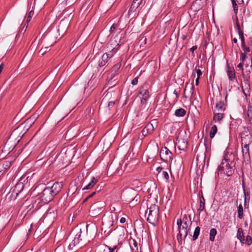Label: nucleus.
I'll return each instance as SVG.
<instances>
[{"label":"nucleus","mask_w":252,"mask_h":252,"mask_svg":"<svg viewBox=\"0 0 252 252\" xmlns=\"http://www.w3.org/2000/svg\"><path fill=\"white\" fill-rule=\"evenodd\" d=\"M125 42L124 37L121 39L118 35L113 38H111L108 43L107 48L109 53H110V57H112L115 53L118 51L119 47L122 44Z\"/></svg>","instance_id":"20e7f679"},{"label":"nucleus","mask_w":252,"mask_h":252,"mask_svg":"<svg viewBox=\"0 0 252 252\" xmlns=\"http://www.w3.org/2000/svg\"><path fill=\"white\" fill-rule=\"evenodd\" d=\"M162 176L166 180H168L169 179V175L168 173L166 171H163L162 173Z\"/></svg>","instance_id":"37998d69"},{"label":"nucleus","mask_w":252,"mask_h":252,"mask_svg":"<svg viewBox=\"0 0 252 252\" xmlns=\"http://www.w3.org/2000/svg\"><path fill=\"white\" fill-rule=\"evenodd\" d=\"M232 41L235 43H237V39L236 38H234L233 39H232Z\"/></svg>","instance_id":"680f3d73"},{"label":"nucleus","mask_w":252,"mask_h":252,"mask_svg":"<svg viewBox=\"0 0 252 252\" xmlns=\"http://www.w3.org/2000/svg\"><path fill=\"white\" fill-rule=\"evenodd\" d=\"M109 252H118V246H115L114 247L111 248L108 247Z\"/></svg>","instance_id":"e433bc0d"},{"label":"nucleus","mask_w":252,"mask_h":252,"mask_svg":"<svg viewBox=\"0 0 252 252\" xmlns=\"http://www.w3.org/2000/svg\"><path fill=\"white\" fill-rule=\"evenodd\" d=\"M79 243V238H77V239L74 238V239L69 244L68 246V249L69 250H73V248L75 246V245Z\"/></svg>","instance_id":"c85d7f7f"},{"label":"nucleus","mask_w":252,"mask_h":252,"mask_svg":"<svg viewBox=\"0 0 252 252\" xmlns=\"http://www.w3.org/2000/svg\"><path fill=\"white\" fill-rule=\"evenodd\" d=\"M173 94L176 95V99H178L179 98V94L177 91L176 90L174 91Z\"/></svg>","instance_id":"603ef678"},{"label":"nucleus","mask_w":252,"mask_h":252,"mask_svg":"<svg viewBox=\"0 0 252 252\" xmlns=\"http://www.w3.org/2000/svg\"><path fill=\"white\" fill-rule=\"evenodd\" d=\"M136 8H136L135 7H133V4H131V5L128 10V13H130L134 12L136 10Z\"/></svg>","instance_id":"de8ad7c7"},{"label":"nucleus","mask_w":252,"mask_h":252,"mask_svg":"<svg viewBox=\"0 0 252 252\" xmlns=\"http://www.w3.org/2000/svg\"><path fill=\"white\" fill-rule=\"evenodd\" d=\"M238 34H239V38L241 40V46H242L246 44L245 41V37H244V36L243 32V31H240L239 32Z\"/></svg>","instance_id":"473e14b6"},{"label":"nucleus","mask_w":252,"mask_h":252,"mask_svg":"<svg viewBox=\"0 0 252 252\" xmlns=\"http://www.w3.org/2000/svg\"><path fill=\"white\" fill-rule=\"evenodd\" d=\"M121 66V63H120L115 64L111 68L110 72L108 75L107 79L108 82L112 84V80L114 78L116 75H118L119 72L120 68Z\"/></svg>","instance_id":"9d476101"},{"label":"nucleus","mask_w":252,"mask_h":252,"mask_svg":"<svg viewBox=\"0 0 252 252\" xmlns=\"http://www.w3.org/2000/svg\"><path fill=\"white\" fill-rule=\"evenodd\" d=\"M63 188L62 183L56 182L51 187H46L41 192L40 198L44 203H48L53 200L54 197L57 195Z\"/></svg>","instance_id":"f257e3e1"},{"label":"nucleus","mask_w":252,"mask_h":252,"mask_svg":"<svg viewBox=\"0 0 252 252\" xmlns=\"http://www.w3.org/2000/svg\"><path fill=\"white\" fill-rule=\"evenodd\" d=\"M205 199H204L203 195L202 194L200 196V205H199V207L197 211H199V212L203 211H206L205 210Z\"/></svg>","instance_id":"412c9836"},{"label":"nucleus","mask_w":252,"mask_h":252,"mask_svg":"<svg viewBox=\"0 0 252 252\" xmlns=\"http://www.w3.org/2000/svg\"><path fill=\"white\" fill-rule=\"evenodd\" d=\"M226 98H227V95H226V96H225V101L226 100Z\"/></svg>","instance_id":"338daca9"},{"label":"nucleus","mask_w":252,"mask_h":252,"mask_svg":"<svg viewBox=\"0 0 252 252\" xmlns=\"http://www.w3.org/2000/svg\"><path fill=\"white\" fill-rule=\"evenodd\" d=\"M231 1H232V6L233 8V11H234L235 14H237L238 13V10L237 3H236L235 0H232Z\"/></svg>","instance_id":"f704fd0d"},{"label":"nucleus","mask_w":252,"mask_h":252,"mask_svg":"<svg viewBox=\"0 0 252 252\" xmlns=\"http://www.w3.org/2000/svg\"><path fill=\"white\" fill-rule=\"evenodd\" d=\"M115 105V102L114 101H110L108 103V106L109 108H112Z\"/></svg>","instance_id":"8fccbe9b"},{"label":"nucleus","mask_w":252,"mask_h":252,"mask_svg":"<svg viewBox=\"0 0 252 252\" xmlns=\"http://www.w3.org/2000/svg\"><path fill=\"white\" fill-rule=\"evenodd\" d=\"M76 0H66V4L71 5L75 2Z\"/></svg>","instance_id":"a18cd8bd"},{"label":"nucleus","mask_w":252,"mask_h":252,"mask_svg":"<svg viewBox=\"0 0 252 252\" xmlns=\"http://www.w3.org/2000/svg\"><path fill=\"white\" fill-rule=\"evenodd\" d=\"M11 162L9 161H4L2 163V165L0 168V174L2 175L5 171L10 167Z\"/></svg>","instance_id":"6ab92c4d"},{"label":"nucleus","mask_w":252,"mask_h":252,"mask_svg":"<svg viewBox=\"0 0 252 252\" xmlns=\"http://www.w3.org/2000/svg\"><path fill=\"white\" fill-rule=\"evenodd\" d=\"M200 230V228L199 226H197L195 228V229L194 231V232H193V236H192L193 240H195L198 238V237L199 235Z\"/></svg>","instance_id":"7c9ffc66"},{"label":"nucleus","mask_w":252,"mask_h":252,"mask_svg":"<svg viewBox=\"0 0 252 252\" xmlns=\"http://www.w3.org/2000/svg\"><path fill=\"white\" fill-rule=\"evenodd\" d=\"M217 130H218V128H217V127L216 125H213L212 127H211V131L210 132V137L211 138H213L216 133H217Z\"/></svg>","instance_id":"cd10ccee"},{"label":"nucleus","mask_w":252,"mask_h":252,"mask_svg":"<svg viewBox=\"0 0 252 252\" xmlns=\"http://www.w3.org/2000/svg\"><path fill=\"white\" fill-rule=\"evenodd\" d=\"M216 107L218 111L221 112H223L226 109L225 105L221 101L217 103L216 105Z\"/></svg>","instance_id":"4be33fe9"},{"label":"nucleus","mask_w":252,"mask_h":252,"mask_svg":"<svg viewBox=\"0 0 252 252\" xmlns=\"http://www.w3.org/2000/svg\"><path fill=\"white\" fill-rule=\"evenodd\" d=\"M186 38V36L184 35L183 37V39H185Z\"/></svg>","instance_id":"0e129e2a"},{"label":"nucleus","mask_w":252,"mask_h":252,"mask_svg":"<svg viewBox=\"0 0 252 252\" xmlns=\"http://www.w3.org/2000/svg\"><path fill=\"white\" fill-rule=\"evenodd\" d=\"M247 46H251L252 47V41H249L248 42V45H247Z\"/></svg>","instance_id":"052dcab7"},{"label":"nucleus","mask_w":252,"mask_h":252,"mask_svg":"<svg viewBox=\"0 0 252 252\" xmlns=\"http://www.w3.org/2000/svg\"><path fill=\"white\" fill-rule=\"evenodd\" d=\"M227 74L230 81H233L236 79V74L233 67L227 65Z\"/></svg>","instance_id":"2eb2a0df"},{"label":"nucleus","mask_w":252,"mask_h":252,"mask_svg":"<svg viewBox=\"0 0 252 252\" xmlns=\"http://www.w3.org/2000/svg\"><path fill=\"white\" fill-rule=\"evenodd\" d=\"M151 87L148 82H145L139 90L138 95L141 99V103L145 106L151 96Z\"/></svg>","instance_id":"39448f33"},{"label":"nucleus","mask_w":252,"mask_h":252,"mask_svg":"<svg viewBox=\"0 0 252 252\" xmlns=\"http://www.w3.org/2000/svg\"><path fill=\"white\" fill-rule=\"evenodd\" d=\"M24 188V185L22 182H19L17 183L11 191L10 197L12 196L16 198L18 194L23 190Z\"/></svg>","instance_id":"ddd939ff"},{"label":"nucleus","mask_w":252,"mask_h":252,"mask_svg":"<svg viewBox=\"0 0 252 252\" xmlns=\"http://www.w3.org/2000/svg\"><path fill=\"white\" fill-rule=\"evenodd\" d=\"M154 129V127L151 124H147L142 129L141 133L143 136H146L148 134L151 133Z\"/></svg>","instance_id":"f3484780"},{"label":"nucleus","mask_w":252,"mask_h":252,"mask_svg":"<svg viewBox=\"0 0 252 252\" xmlns=\"http://www.w3.org/2000/svg\"><path fill=\"white\" fill-rule=\"evenodd\" d=\"M172 153L166 147L162 148L159 153L161 159L166 162L172 159Z\"/></svg>","instance_id":"f8f14e48"},{"label":"nucleus","mask_w":252,"mask_h":252,"mask_svg":"<svg viewBox=\"0 0 252 252\" xmlns=\"http://www.w3.org/2000/svg\"><path fill=\"white\" fill-rule=\"evenodd\" d=\"M49 46L46 47L44 48H42L39 51V53L43 55L48 50H49Z\"/></svg>","instance_id":"58836bf2"},{"label":"nucleus","mask_w":252,"mask_h":252,"mask_svg":"<svg viewBox=\"0 0 252 252\" xmlns=\"http://www.w3.org/2000/svg\"><path fill=\"white\" fill-rule=\"evenodd\" d=\"M199 77H197V78L195 80V85H198V84H199Z\"/></svg>","instance_id":"bf43d9fd"},{"label":"nucleus","mask_w":252,"mask_h":252,"mask_svg":"<svg viewBox=\"0 0 252 252\" xmlns=\"http://www.w3.org/2000/svg\"><path fill=\"white\" fill-rule=\"evenodd\" d=\"M217 230L215 228H212L210 232V238L209 239L211 241H214L215 240V236L217 234Z\"/></svg>","instance_id":"a878e982"},{"label":"nucleus","mask_w":252,"mask_h":252,"mask_svg":"<svg viewBox=\"0 0 252 252\" xmlns=\"http://www.w3.org/2000/svg\"><path fill=\"white\" fill-rule=\"evenodd\" d=\"M234 156L232 154L225 155L222 159L221 164L218 166V174L224 171V173L228 177L231 176L234 172L233 167L234 166Z\"/></svg>","instance_id":"f03ea898"},{"label":"nucleus","mask_w":252,"mask_h":252,"mask_svg":"<svg viewBox=\"0 0 252 252\" xmlns=\"http://www.w3.org/2000/svg\"><path fill=\"white\" fill-rule=\"evenodd\" d=\"M33 14H34V12L32 10L29 13L28 16V17L27 18V19H26V22H27V23L31 21V18L33 16Z\"/></svg>","instance_id":"4c0bfd02"},{"label":"nucleus","mask_w":252,"mask_h":252,"mask_svg":"<svg viewBox=\"0 0 252 252\" xmlns=\"http://www.w3.org/2000/svg\"><path fill=\"white\" fill-rule=\"evenodd\" d=\"M139 197L136 196L133 199L130 201V203H131L134 200H135L136 201H138Z\"/></svg>","instance_id":"4d7b16f0"},{"label":"nucleus","mask_w":252,"mask_h":252,"mask_svg":"<svg viewBox=\"0 0 252 252\" xmlns=\"http://www.w3.org/2000/svg\"><path fill=\"white\" fill-rule=\"evenodd\" d=\"M246 55L247 54L244 53V52H241V56H240V61L243 62V63H244V61L246 58Z\"/></svg>","instance_id":"ea45409f"},{"label":"nucleus","mask_w":252,"mask_h":252,"mask_svg":"<svg viewBox=\"0 0 252 252\" xmlns=\"http://www.w3.org/2000/svg\"><path fill=\"white\" fill-rule=\"evenodd\" d=\"M194 93V86L193 85V82L190 83L189 82H187L186 83L184 92V97L186 98L189 97L190 98H192L193 96Z\"/></svg>","instance_id":"9b49d317"},{"label":"nucleus","mask_w":252,"mask_h":252,"mask_svg":"<svg viewBox=\"0 0 252 252\" xmlns=\"http://www.w3.org/2000/svg\"><path fill=\"white\" fill-rule=\"evenodd\" d=\"M248 63L245 64L244 70L242 71V77L243 80L244 84L242 83V79L240 80V83L242 85V89L250 90V85L249 81L251 78L252 72V60L250 59L248 60Z\"/></svg>","instance_id":"7ed1b4c3"},{"label":"nucleus","mask_w":252,"mask_h":252,"mask_svg":"<svg viewBox=\"0 0 252 252\" xmlns=\"http://www.w3.org/2000/svg\"><path fill=\"white\" fill-rule=\"evenodd\" d=\"M110 54L109 53H105L103 54L101 58V61L99 62L98 65L100 67L103 66L109 62V59L111 58Z\"/></svg>","instance_id":"dca6fc26"},{"label":"nucleus","mask_w":252,"mask_h":252,"mask_svg":"<svg viewBox=\"0 0 252 252\" xmlns=\"http://www.w3.org/2000/svg\"><path fill=\"white\" fill-rule=\"evenodd\" d=\"M37 187L35 188V189H34V190H35L36 189Z\"/></svg>","instance_id":"774afa93"},{"label":"nucleus","mask_w":252,"mask_h":252,"mask_svg":"<svg viewBox=\"0 0 252 252\" xmlns=\"http://www.w3.org/2000/svg\"><path fill=\"white\" fill-rule=\"evenodd\" d=\"M138 78L137 77L134 78L131 81V84L133 85H137L138 82Z\"/></svg>","instance_id":"c03bdc74"},{"label":"nucleus","mask_w":252,"mask_h":252,"mask_svg":"<svg viewBox=\"0 0 252 252\" xmlns=\"http://www.w3.org/2000/svg\"><path fill=\"white\" fill-rule=\"evenodd\" d=\"M243 244H245L248 245H251L252 243V238L251 236L249 235H247L246 237L244 239V241L242 242Z\"/></svg>","instance_id":"c756f323"},{"label":"nucleus","mask_w":252,"mask_h":252,"mask_svg":"<svg viewBox=\"0 0 252 252\" xmlns=\"http://www.w3.org/2000/svg\"><path fill=\"white\" fill-rule=\"evenodd\" d=\"M244 53L247 54L249 52L252 51V47L247 46L246 44H245L241 46Z\"/></svg>","instance_id":"2f4dec72"},{"label":"nucleus","mask_w":252,"mask_h":252,"mask_svg":"<svg viewBox=\"0 0 252 252\" xmlns=\"http://www.w3.org/2000/svg\"><path fill=\"white\" fill-rule=\"evenodd\" d=\"M190 230V228L189 227H187L183 226L180 229H178L179 233L177 234V239L179 244H182V241H185Z\"/></svg>","instance_id":"1a4fd4ad"},{"label":"nucleus","mask_w":252,"mask_h":252,"mask_svg":"<svg viewBox=\"0 0 252 252\" xmlns=\"http://www.w3.org/2000/svg\"><path fill=\"white\" fill-rule=\"evenodd\" d=\"M96 182H97L96 179H95V178L94 177H92L91 178V182L88 184H87V185L84 186V187H83L82 189L85 190V189H91L95 185V184L96 183Z\"/></svg>","instance_id":"aec40b11"},{"label":"nucleus","mask_w":252,"mask_h":252,"mask_svg":"<svg viewBox=\"0 0 252 252\" xmlns=\"http://www.w3.org/2000/svg\"><path fill=\"white\" fill-rule=\"evenodd\" d=\"M177 224L178 225V229L182 227L183 226V221L181 219H178L177 221Z\"/></svg>","instance_id":"a19ab883"},{"label":"nucleus","mask_w":252,"mask_h":252,"mask_svg":"<svg viewBox=\"0 0 252 252\" xmlns=\"http://www.w3.org/2000/svg\"><path fill=\"white\" fill-rule=\"evenodd\" d=\"M244 64V63L241 62L240 63H239L237 66V68H238L240 70H241L242 71L244 70V68H243V65ZM246 64H245V65Z\"/></svg>","instance_id":"79ce46f5"},{"label":"nucleus","mask_w":252,"mask_h":252,"mask_svg":"<svg viewBox=\"0 0 252 252\" xmlns=\"http://www.w3.org/2000/svg\"><path fill=\"white\" fill-rule=\"evenodd\" d=\"M134 245L135 247L137 246V243L135 241L134 242Z\"/></svg>","instance_id":"e2e57ef3"},{"label":"nucleus","mask_w":252,"mask_h":252,"mask_svg":"<svg viewBox=\"0 0 252 252\" xmlns=\"http://www.w3.org/2000/svg\"><path fill=\"white\" fill-rule=\"evenodd\" d=\"M213 121L220 122L223 118V114L219 112L217 113H214Z\"/></svg>","instance_id":"393cba45"},{"label":"nucleus","mask_w":252,"mask_h":252,"mask_svg":"<svg viewBox=\"0 0 252 252\" xmlns=\"http://www.w3.org/2000/svg\"><path fill=\"white\" fill-rule=\"evenodd\" d=\"M186 114V111L183 108H179L174 113V115L176 117H184Z\"/></svg>","instance_id":"b1692460"},{"label":"nucleus","mask_w":252,"mask_h":252,"mask_svg":"<svg viewBox=\"0 0 252 252\" xmlns=\"http://www.w3.org/2000/svg\"><path fill=\"white\" fill-rule=\"evenodd\" d=\"M237 238L242 243L244 241L245 236L244 235L243 230L242 228H239L237 233Z\"/></svg>","instance_id":"5701e85b"},{"label":"nucleus","mask_w":252,"mask_h":252,"mask_svg":"<svg viewBox=\"0 0 252 252\" xmlns=\"http://www.w3.org/2000/svg\"><path fill=\"white\" fill-rule=\"evenodd\" d=\"M241 142L244 148L243 149V157L249 160L250 159L249 145L252 142V136L249 134L242 135Z\"/></svg>","instance_id":"423d86ee"},{"label":"nucleus","mask_w":252,"mask_h":252,"mask_svg":"<svg viewBox=\"0 0 252 252\" xmlns=\"http://www.w3.org/2000/svg\"><path fill=\"white\" fill-rule=\"evenodd\" d=\"M197 49V46L194 45L190 49V51L192 53H193L194 50H195Z\"/></svg>","instance_id":"3c124183"},{"label":"nucleus","mask_w":252,"mask_h":252,"mask_svg":"<svg viewBox=\"0 0 252 252\" xmlns=\"http://www.w3.org/2000/svg\"><path fill=\"white\" fill-rule=\"evenodd\" d=\"M163 169V168L161 167H158L157 168V171L158 172V173H160V172Z\"/></svg>","instance_id":"6e6d98bb"},{"label":"nucleus","mask_w":252,"mask_h":252,"mask_svg":"<svg viewBox=\"0 0 252 252\" xmlns=\"http://www.w3.org/2000/svg\"><path fill=\"white\" fill-rule=\"evenodd\" d=\"M159 208L155 204L151 205L149 208L147 221L151 224L155 225L158 220Z\"/></svg>","instance_id":"0eeeda50"},{"label":"nucleus","mask_w":252,"mask_h":252,"mask_svg":"<svg viewBox=\"0 0 252 252\" xmlns=\"http://www.w3.org/2000/svg\"><path fill=\"white\" fill-rule=\"evenodd\" d=\"M247 115L249 117V121L250 122H252V106H249Z\"/></svg>","instance_id":"72a5a7b5"},{"label":"nucleus","mask_w":252,"mask_h":252,"mask_svg":"<svg viewBox=\"0 0 252 252\" xmlns=\"http://www.w3.org/2000/svg\"><path fill=\"white\" fill-rule=\"evenodd\" d=\"M195 71L197 74V77H200V76L202 75V71L199 69L195 68Z\"/></svg>","instance_id":"49530a36"},{"label":"nucleus","mask_w":252,"mask_h":252,"mask_svg":"<svg viewBox=\"0 0 252 252\" xmlns=\"http://www.w3.org/2000/svg\"><path fill=\"white\" fill-rule=\"evenodd\" d=\"M237 0L238 1V0ZM241 0V3H243L244 2V0Z\"/></svg>","instance_id":"69168bd1"},{"label":"nucleus","mask_w":252,"mask_h":252,"mask_svg":"<svg viewBox=\"0 0 252 252\" xmlns=\"http://www.w3.org/2000/svg\"><path fill=\"white\" fill-rule=\"evenodd\" d=\"M238 217L240 219H242L244 217L243 208L242 204H239L238 207Z\"/></svg>","instance_id":"bb28decb"},{"label":"nucleus","mask_w":252,"mask_h":252,"mask_svg":"<svg viewBox=\"0 0 252 252\" xmlns=\"http://www.w3.org/2000/svg\"><path fill=\"white\" fill-rule=\"evenodd\" d=\"M187 141L184 139H182L178 140L176 143L175 146L177 147L179 150L186 151L187 149Z\"/></svg>","instance_id":"4468645a"},{"label":"nucleus","mask_w":252,"mask_h":252,"mask_svg":"<svg viewBox=\"0 0 252 252\" xmlns=\"http://www.w3.org/2000/svg\"><path fill=\"white\" fill-rule=\"evenodd\" d=\"M142 0H133L132 3V4H133V7H135L136 8H138L141 4Z\"/></svg>","instance_id":"c9c22d12"},{"label":"nucleus","mask_w":252,"mask_h":252,"mask_svg":"<svg viewBox=\"0 0 252 252\" xmlns=\"http://www.w3.org/2000/svg\"><path fill=\"white\" fill-rule=\"evenodd\" d=\"M183 226L190 228V226L192 224V222L191 221V218L189 215H184L183 219Z\"/></svg>","instance_id":"a211bd4d"},{"label":"nucleus","mask_w":252,"mask_h":252,"mask_svg":"<svg viewBox=\"0 0 252 252\" xmlns=\"http://www.w3.org/2000/svg\"><path fill=\"white\" fill-rule=\"evenodd\" d=\"M237 30H238V32L239 33V32L240 31H242V30H241L240 29V25L239 24V23L237 22Z\"/></svg>","instance_id":"864d4df0"},{"label":"nucleus","mask_w":252,"mask_h":252,"mask_svg":"<svg viewBox=\"0 0 252 252\" xmlns=\"http://www.w3.org/2000/svg\"><path fill=\"white\" fill-rule=\"evenodd\" d=\"M115 25H114V24H113V25L111 26V27L110 28V31H111V32L115 30Z\"/></svg>","instance_id":"13d9d810"},{"label":"nucleus","mask_w":252,"mask_h":252,"mask_svg":"<svg viewBox=\"0 0 252 252\" xmlns=\"http://www.w3.org/2000/svg\"><path fill=\"white\" fill-rule=\"evenodd\" d=\"M95 194H96V192L95 191H94V192H92V193H91L90 194H89L88 196H87V197L85 199V201H86L88 199L91 198L92 197H93Z\"/></svg>","instance_id":"09e8293b"},{"label":"nucleus","mask_w":252,"mask_h":252,"mask_svg":"<svg viewBox=\"0 0 252 252\" xmlns=\"http://www.w3.org/2000/svg\"><path fill=\"white\" fill-rule=\"evenodd\" d=\"M126 221V219L124 217H122L121 218L120 220V222L121 223H124V222H125Z\"/></svg>","instance_id":"5fc2aeb1"},{"label":"nucleus","mask_w":252,"mask_h":252,"mask_svg":"<svg viewBox=\"0 0 252 252\" xmlns=\"http://www.w3.org/2000/svg\"><path fill=\"white\" fill-rule=\"evenodd\" d=\"M105 203L103 201H98L93 204L90 207V213L94 217H97L102 213Z\"/></svg>","instance_id":"6e6552de"}]
</instances>
